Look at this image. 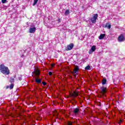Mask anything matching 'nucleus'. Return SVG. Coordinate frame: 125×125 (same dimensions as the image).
<instances>
[{"mask_svg":"<svg viewBox=\"0 0 125 125\" xmlns=\"http://www.w3.org/2000/svg\"><path fill=\"white\" fill-rule=\"evenodd\" d=\"M107 92V89L105 87H101V94L102 95H105V93Z\"/></svg>","mask_w":125,"mask_h":125,"instance_id":"5","label":"nucleus"},{"mask_svg":"<svg viewBox=\"0 0 125 125\" xmlns=\"http://www.w3.org/2000/svg\"><path fill=\"white\" fill-rule=\"evenodd\" d=\"M10 83H14V78L11 77L10 80Z\"/></svg>","mask_w":125,"mask_h":125,"instance_id":"17","label":"nucleus"},{"mask_svg":"<svg viewBox=\"0 0 125 125\" xmlns=\"http://www.w3.org/2000/svg\"><path fill=\"white\" fill-rule=\"evenodd\" d=\"M59 21L60 22V20H59Z\"/></svg>","mask_w":125,"mask_h":125,"instance_id":"28","label":"nucleus"},{"mask_svg":"<svg viewBox=\"0 0 125 125\" xmlns=\"http://www.w3.org/2000/svg\"><path fill=\"white\" fill-rule=\"evenodd\" d=\"M42 83L43 85H44V86L46 85V83H45V82H42Z\"/></svg>","mask_w":125,"mask_h":125,"instance_id":"21","label":"nucleus"},{"mask_svg":"<svg viewBox=\"0 0 125 125\" xmlns=\"http://www.w3.org/2000/svg\"><path fill=\"white\" fill-rule=\"evenodd\" d=\"M79 70H80L79 66H76L73 72V74H78V73L79 72Z\"/></svg>","mask_w":125,"mask_h":125,"instance_id":"9","label":"nucleus"},{"mask_svg":"<svg viewBox=\"0 0 125 125\" xmlns=\"http://www.w3.org/2000/svg\"><path fill=\"white\" fill-rule=\"evenodd\" d=\"M73 47H74V43H71L70 44L67 45L66 48H65V50H66V51H68V50H72V49H73Z\"/></svg>","mask_w":125,"mask_h":125,"instance_id":"4","label":"nucleus"},{"mask_svg":"<svg viewBox=\"0 0 125 125\" xmlns=\"http://www.w3.org/2000/svg\"><path fill=\"white\" fill-rule=\"evenodd\" d=\"M0 71L4 75H9V69L8 67L4 66L3 64L0 65Z\"/></svg>","mask_w":125,"mask_h":125,"instance_id":"2","label":"nucleus"},{"mask_svg":"<svg viewBox=\"0 0 125 125\" xmlns=\"http://www.w3.org/2000/svg\"><path fill=\"white\" fill-rule=\"evenodd\" d=\"M9 86H7V88H8Z\"/></svg>","mask_w":125,"mask_h":125,"instance_id":"27","label":"nucleus"},{"mask_svg":"<svg viewBox=\"0 0 125 125\" xmlns=\"http://www.w3.org/2000/svg\"><path fill=\"white\" fill-rule=\"evenodd\" d=\"M105 37V34H101L99 38V40H103Z\"/></svg>","mask_w":125,"mask_h":125,"instance_id":"11","label":"nucleus"},{"mask_svg":"<svg viewBox=\"0 0 125 125\" xmlns=\"http://www.w3.org/2000/svg\"><path fill=\"white\" fill-rule=\"evenodd\" d=\"M73 113L74 116H78L80 113V109L78 108H74L73 110Z\"/></svg>","mask_w":125,"mask_h":125,"instance_id":"7","label":"nucleus"},{"mask_svg":"<svg viewBox=\"0 0 125 125\" xmlns=\"http://www.w3.org/2000/svg\"><path fill=\"white\" fill-rule=\"evenodd\" d=\"M110 28H111V25H110Z\"/></svg>","mask_w":125,"mask_h":125,"instance_id":"29","label":"nucleus"},{"mask_svg":"<svg viewBox=\"0 0 125 125\" xmlns=\"http://www.w3.org/2000/svg\"><path fill=\"white\" fill-rule=\"evenodd\" d=\"M106 83H107V80L106 79H104L102 80V84L103 85H104V84H106Z\"/></svg>","mask_w":125,"mask_h":125,"instance_id":"12","label":"nucleus"},{"mask_svg":"<svg viewBox=\"0 0 125 125\" xmlns=\"http://www.w3.org/2000/svg\"><path fill=\"white\" fill-rule=\"evenodd\" d=\"M97 17H98V15L97 14H95L94 15L93 18L90 19V21L93 24L96 23V20H97Z\"/></svg>","mask_w":125,"mask_h":125,"instance_id":"3","label":"nucleus"},{"mask_svg":"<svg viewBox=\"0 0 125 125\" xmlns=\"http://www.w3.org/2000/svg\"><path fill=\"white\" fill-rule=\"evenodd\" d=\"M78 93H77V92L74 93V96H78Z\"/></svg>","mask_w":125,"mask_h":125,"instance_id":"23","label":"nucleus"},{"mask_svg":"<svg viewBox=\"0 0 125 125\" xmlns=\"http://www.w3.org/2000/svg\"><path fill=\"white\" fill-rule=\"evenodd\" d=\"M105 28H108V29H110V23H107L105 25Z\"/></svg>","mask_w":125,"mask_h":125,"instance_id":"15","label":"nucleus"},{"mask_svg":"<svg viewBox=\"0 0 125 125\" xmlns=\"http://www.w3.org/2000/svg\"><path fill=\"white\" fill-rule=\"evenodd\" d=\"M32 74H34V75H32L33 77L35 78V82L37 83H42V79H39L37 78V77H39L41 73H40V70L39 69H37L36 70V69H34V71L32 72Z\"/></svg>","mask_w":125,"mask_h":125,"instance_id":"1","label":"nucleus"},{"mask_svg":"<svg viewBox=\"0 0 125 125\" xmlns=\"http://www.w3.org/2000/svg\"><path fill=\"white\" fill-rule=\"evenodd\" d=\"M49 75L50 76H52V72H49Z\"/></svg>","mask_w":125,"mask_h":125,"instance_id":"22","label":"nucleus"},{"mask_svg":"<svg viewBox=\"0 0 125 125\" xmlns=\"http://www.w3.org/2000/svg\"><path fill=\"white\" fill-rule=\"evenodd\" d=\"M113 82H115V80H113Z\"/></svg>","mask_w":125,"mask_h":125,"instance_id":"30","label":"nucleus"},{"mask_svg":"<svg viewBox=\"0 0 125 125\" xmlns=\"http://www.w3.org/2000/svg\"><path fill=\"white\" fill-rule=\"evenodd\" d=\"M118 41L119 42H124L125 41V35L124 34H121L119 36L118 38Z\"/></svg>","mask_w":125,"mask_h":125,"instance_id":"6","label":"nucleus"},{"mask_svg":"<svg viewBox=\"0 0 125 125\" xmlns=\"http://www.w3.org/2000/svg\"><path fill=\"white\" fill-rule=\"evenodd\" d=\"M19 80H20V81H21V80H22V78H19Z\"/></svg>","mask_w":125,"mask_h":125,"instance_id":"24","label":"nucleus"},{"mask_svg":"<svg viewBox=\"0 0 125 125\" xmlns=\"http://www.w3.org/2000/svg\"><path fill=\"white\" fill-rule=\"evenodd\" d=\"M2 3H5L6 2V0H1Z\"/></svg>","mask_w":125,"mask_h":125,"instance_id":"20","label":"nucleus"},{"mask_svg":"<svg viewBox=\"0 0 125 125\" xmlns=\"http://www.w3.org/2000/svg\"><path fill=\"white\" fill-rule=\"evenodd\" d=\"M38 1H39V0H34V3L33 4V6H35L37 3H38Z\"/></svg>","mask_w":125,"mask_h":125,"instance_id":"14","label":"nucleus"},{"mask_svg":"<svg viewBox=\"0 0 125 125\" xmlns=\"http://www.w3.org/2000/svg\"><path fill=\"white\" fill-rule=\"evenodd\" d=\"M36 30H37L36 27L30 28L29 29V33L31 34H34V33L36 32Z\"/></svg>","mask_w":125,"mask_h":125,"instance_id":"10","label":"nucleus"},{"mask_svg":"<svg viewBox=\"0 0 125 125\" xmlns=\"http://www.w3.org/2000/svg\"><path fill=\"white\" fill-rule=\"evenodd\" d=\"M13 87H14V84L13 83L11 84L9 86L10 89H12Z\"/></svg>","mask_w":125,"mask_h":125,"instance_id":"16","label":"nucleus"},{"mask_svg":"<svg viewBox=\"0 0 125 125\" xmlns=\"http://www.w3.org/2000/svg\"><path fill=\"white\" fill-rule=\"evenodd\" d=\"M85 70H90V66L87 65L85 67Z\"/></svg>","mask_w":125,"mask_h":125,"instance_id":"18","label":"nucleus"},{"mask_svg":"<svg viewBox=\"0 0 125 125\" xmlns=\"http://www.w3.org/2000/svg\"><path fill=\"white\" fill-rule=\"evenodd\" d=\"M67 125H73V123L71 122H68L67 123Z\"/></svg>","mask_w":125,"mask_h":125,"instance_id":"19","label":"nucleus"},{"mask_svg":"<svg viewBox=\"0 0 125 125\" xmlns=\"http://www.w3.org/2000/svg\"><path fill=\"white\" fill-rule=\"evenodd\" d=\"M96 49V46L93 45L91 47V49L89 51V54H91L92 52H94Z\"/></svg>","mask_w":125,"mask_h":125,"instance_id":"8","label":"nucleus"},{"mask_svg":"<svg viewBox=\"0 0 125 125\" xmlns=\"http://www.w3.org/2000/svg\"><path fill=\"white\" fill-rule=\"evenodd\" d=\"M108 108H110V104H109Z\"/></svg>","mask_w":125,"mask_h":125,"instance_id":"26","label":"nucleus"},{"mask_svg":"<svg viewBox=\"0 0 125 125\" xmlns=\"http://www.w3.org/2000/svg\"><path fill=\"white\" fill-rule=\"evenodd\" d=\"M70 14V11L69 10H66L64 13V15L65 16H67V15H69Z\"/></svg>","mask_w":125,"mask_h":125,"instance_id":"13","label":"nucleus"},{"mask_svg":"<svg viewBox=\"0 0 125 125\" xmlns=\"http://www.w3.org/2000/svg\"><path fill=\"white\" fill-rule=\"evenodd\" d=\"M23 56H24V55H22L21 56V57L23 58Z\"/></svg>","mask_w":125,"mask_h":125,"instance_id":"25","label":"nucleus"}]
</instances>
